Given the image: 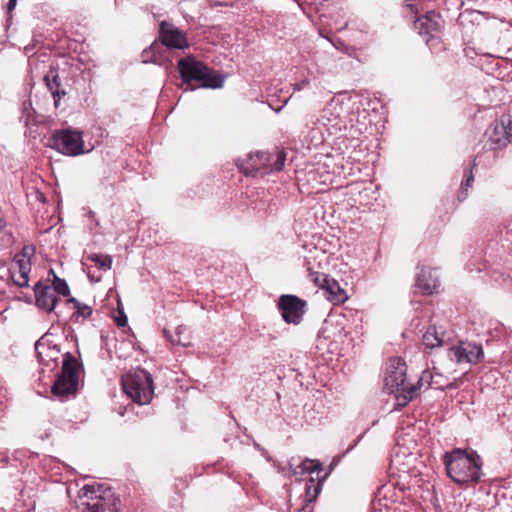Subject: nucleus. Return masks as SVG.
Segmentation results:
<instances>
[{"label": "nucleus", "instance_id": "f257e3e1", "mask_svg": "<svg viewBox=\"0 0 512 512\" xmlns=\"http://www.w3.org/2000/svg\"><path fill=\"white\" fill-rule=\"evenodd\" d=\"M448 476L458 484L477 483L482 476V459L474 450L455 448L443 456Z\"/></svg>", "mask_w": 512, "mask_h": 512}, {"label": "nucleus", "instance_id": "f03ea898", "mask_svg": "<svg viewBox=\"0 0 512 512\" xmlns=\"http://www.w3.org/2000/svg\"><path fill=\"white\" fill-rule=\"evenodd\" d=\"M177 66L182 82L186 85L185 91H193L196 88L217 89L224 84V77L221 74L213 73L210 67L193 55L180 58Z\"/></svg>", "mask_w": 512, "mask_h": 512}, {"label": "nucleus", "instance_id": "7ed1b4c3", "mask_svg": "<svg viewBox=\"0 0 512 512\" xmlns=\"http://www.w3.org/2000/svg\"><path fill=\"white\" fill-rule=\"evenodd\" d=\"M407 367L400 358H391L388 362L385 376V387L395 395L398 407L406 406L417 395L415 385L406 383Z\"/></svg>", "mask_w": 512, "mask_h": 512}, {"label": "nucleus", "instance_id": "20e7f679", "mask_svg": "<svg viewBox=\"0 0 512 512\" xmlns=\"http://www.w3.org/2000/svg\"><path fill=\"white\" fill-rule=\"evenodd\" d=\"M79 498L82 512H117L121 504L113 490L103 484L83 486Z\"/></svg>", "mask_w": 512, "mask_h": 512}, {"label": "nucleus", "instance_id": "39448f33", "mask_svg": "<svg viewBox=\"0 0 512 512\" xmlns=\"http://www.w3.org/2000/svg\"><path fill=\"white\" fill-rule=\"evenodd\" d=\"M123 391L133 402L140 405L148 404L154 394L153 379L146 370L139 369L122 377Z\"/></svg>", "mask_w": 512, "mask_h": 512}, {"label": "nucleus", "instance_id": "423d86ee", "mask_svg": "<svg viewBox=\"0 0 512 512\" xmlns=\"http://www.w3.org/2000/svg\"><path fill=\"white\" fill-rule=\"evenodd\" d=\"M78 384L77 360L70 352H67L63 355L61 372L57 375L51 392L55 396L69 397L76 393Z\"/></svg>", "mask_w": 512, "mask_h": 512}, {"label": "nucleus", "instance_id": "0eeeda50", "mask_svg": "<svg viewBox=\"0 0 512 512\" xmlns=\"http://www.w3.org/2000/svg\"><path fill=\"white\" fill-rule=\"evenodd\" d=\"M48 146L67 156H77L84 152L82 133L70 129L56 131L48 139Z\"/></svg>", "mask_w": 512, "mask_h": 512}, {"label": "nucleus", "instance_id": "6e6552de", "mask_svg": "<svg viewBox=\"0 0 512 512\" xmlns=\"http://www.w3.org/2000/svg\"><path fill=\"white\" fill-rule=\"evenodd\" d=\"M278 309L287 324L298 325L307 310V302L296 295L284 294L278 300Z\"/></svg>", "mask_w": 512, "mask_h": 512}, {"label": "nucleus", "instance_id": "1a4fd4ad", "mask_svg": "<svg viewBox=\"0 0 512 512\" xmlns=\"http://www.w3.org/2000/svg\"><path fill=\"white\" fill-rule=\"evenodd\" d=\"M158 37L166 48L185 50L190 47L187 34L166 20L160 22Z\"/></svg>", "mask_w": 512, "mask_h": 512}, {"label": "nucleus", "instance_id": "9d476101", "mask_svg": "<svg viewBox=\"0 0 512 512\" xmlns=\"http://www.w3.org/2000/svg\"><path fill=\"white\" fill-rule=\"evenodd\" d=\"M452 357L458 364H478L484 358V351L481 344L474 342H460L450 349Z\"/></svg>", "mask_w": 512, "mask_h": 512}, {"label": "nucleus", "instance_id": "9b49d317", "mask_svg": "<svg viewBox=\"0 0 512 512\" xmlns=\"http://www.w3.org/2000/svg\"><path fill=\"white\" fill-rule=\"evenodd\" d=\"M510 119H501L500 122L493 123L486 131L488 141L486 145L489 146L490 150H498L507 146L510 142L511 128L509 127Z\"/></svg>", "mask_w": 512, "mask_h": 512}, {"label": "nucleus", "instance_id": "f8f14e48", "mask_svg": "<svg viewBox=\"0 0 512 512\" xmlns=\"http://www.w3.org/2000/svg\"><path fill=\"white\" fill-rule=\"evenodd\" d=\"M271 160V153L258 151L254 154H249L247 161L239 165V168L246 176H255L262 170L263 173H269Z\"/></svg>", "mask_w": 512, "mask_h": 512}, {"label": "nucleus", "instance_id": "ddd939ff", "mask_svg": "<svg viewBox=\"0 0 512 512\" xmlns=\"http://www.w3.org/2000/svg\"><path fill=\"white\" fill-rule=\"evenodd\" d=\"M33 291L36 306L48 313L53 312L59 302V297L55 294L51 285L38 281L34 285Z\"/></svg>", "mask_w": 512, "mask_h": 512}, {"label": "nucleus", "instance_id": "4468645a", "mask_svg": "<svg viewBox=\"0 0 512 512\" xmlns=\"http://www.w3.org/2000/svg\"><path fill=\"white\" fill-rule=\"evenodd\" d=\"M443 27V20L441 16L435 11H428L423 17L418 18L416 21V28L420 34H425L433 37Z\"/></svg>", "mask_w": 512, "mask_h": 512}, {"label": "nucleus", "instance_id": "2eb2a0df", "mask_svg": "<svg viewBox=\"0 0 512 512\" xmlns=\"http://www.w3.org/2000/svg\"><path fill=\"white\" fill-rule=\"evenodd\" d=\"M44 82L48 90L52 93L54 105L57 108L61 98L64 97L67 92L62 88L58 70L55 67H50L49 71L44 76Z\"/></svg>", "mask_w": 512, "mask_h": 512}, {"label": "nucleus", "instance_id": "dca6fc26", "mask_svg": "<svg viewBox=\"0 0 512 512\" xmlns=\"http://www.w3.org/2000/svg\"><path fill=\"white\" fill-rule=\"evenodd\" d=\"M323 470L322 464L317 460L305 459L300 463L295 462V458L289 461V471L292 476L298 477L314 472L319 473Z\"/></svg>", "mask_w": 512, "mask_h": 512}, {"label": "nucleus", "instance_id": "f3484780", "mask_svg": "<svg viewBox=\"0 0 512 512\" xmlns=\"http://www.w3.org/2000/svg\"><path fill=\"white\" fill-rule=\"evenodd\" d=\"M439 285V280L433 275L431 269L422 268L416 275V286L423 291L424 294H433Z\"/></svg>", "mask_w": 512, "mask_h": 512}, {"label": "nucleus", "instance_id": "a211bd4d", "mask_svg": "<svg viewBox=\"0 0 512 512\" xmlns=\"http://www.w3.org/2000/svg\"><path fill=\"white\" fill-rule=\"evenodd\" d=\"M35 350L37 353V357L39 362L49 366L50 362H54V366L57 365L58 355L60 353L59 348L54 346H48L45 343L38 340L35 343Z\"/></svg>", "mask_w": 512, "mask_h": 512}, {"label": "nucleus", "instance_id": "6ab92c4d", "mask_svg": "<svg viewBox=\"0 0 512 512\" xmlns=\"http://www.w3.org/2000/svg\"><path fill=\"white\" fill-rule=\"evenodd\" d=\"M67 305H72V308L75 310L71 315V321L74 323L80 322L81 320L88 319L91 317L93 313V309L91 306L84 304L77 300L74 297H70L66 300Z\"/></svg>", "mask_w": 512, "mask_h": 512}, {"label": "nucleus", "instance_id": "aec40b11", "mask_svg": "<svg viewBox=\"0 0 512 512\" xmlns=\"http://www.w3.org/2000/svg\"><path fill=\"white\" fill-rule=\"evenodd\" d=\"M328 477V472L323 477L317 476V479L310 477L305 484V502L311 503L316 500L322 490V485Z\"/></svg>", "mask_w": 512, "mask_h": 512}, {"label": "nucleus", "instance_id": "412c9836", "mask_svg": "<svg viewBox=\"0 0 512 512\" xmlns=\"http://www.w3.org/2000/svg\"><path fill=\"white\" fill-rule=\"evenodd\" d=\"M323 289H325L330 294L332 301L341 303L347 299L344 290L340 287L339 283L334 279L329 278L328 282L325 283Z\"/></svg>", "mask_w": 512, "mask_h": 512}, {"label": "nucleus", "instance_id": "4be33fe9", "mask_svg": "<svg viewBox=\"0 0 512 512\" xmlns=\"http://www.w3.org/2000/svg\"><path fill=\"white\" fill-rule=\"evenodd\" d=\"M422 343L426 348L433 349L443 344L442 337L439 336L435 326H430L422 337Z\"/></svg>", "mask_w": 512, "mask_h": 512}, {"label": "nucleus", "instance_id": "5701e85b", "mask_svg": "<svg viewBox=\"0 0 512 512\" xmlns=\"http://www.w3.org/2000/svg\"><path fill=\"white\" fill-rule=\"evenodd\" d=\"M49 275H52L53 277L51 287L54 290L55 294L57 293L64 297H68L70 295V288L66 280L58 277L53 269L49 270Z\"/></svg>", "mask_w": 512, "mask_h": 512}, {"label": "nucleus", "instance_id": "b1692460", "mask_svg": "<svg viewBox=\"0 0 512 512\" xmlns=\"http://www.w3.org/2000/svg\"><path fill=\"white\" fill-rule=\"evenodd\" d=\"M87 260L95 263L101 270L108 271L111 269L113 259L110 255L91 253L87 256Z\"/></svg>", "mask_w": 512, "mask_h": 512}, {"label": "nucleus", "instance_id": "393cba45", "mask_svg": "<svg viewBox=\"0 0 512 512\" xmlns=\"http://www.w3.org/2000/svg\"><path fill=\"white\" fill-rule=\"evenodd\" d=\"M27 266L19 269H10V274L13 282L19 287H27L29 285V273Z\"/></svg>", "mask_w": 512, "mask_h": 512}, {"label": "nucleus", "instance_id": "a878e982", "mask_svg": "<svg viewBox=\"0 0 512 512\" xmlns=\"http://www.w3.org/2000/svg\"><path fill=\"white\" fill-rule=\"evenodd\" d=\"M271 155H272V160L270 162L269 172L281 171L284 167V163H285V159H286L285 152L283 150L276 149L273 153H271Z\"/></svg>", "mask_w": 512, "mask_h": 512}, {"label": "nucleus", "instance_id": "bb28decb", "mask_svg": "<svg viewBox=\"0 0 512 512\" xmlns=\"http://www.w3.org/2000/svg\"><path fill=\"white\" fill-rule=\"evenodd\" d=\"M432 378H433L432 373L429 370H424L421 373V375L417 381V384H414L417 388V391L419 389H421L424 385H426V387H429L431 385Z\"/></svg>", "mask_w": 512, "mask_h": 512}, {"label": "nucleus", "instance_id": "cd10ccee", "mask_svg": "<svg viewBox=\"0 0 512 512\" xmlns=\"http://www.w3.org/2000/svg\"><path fill=\"white\" fill-rule=\"evenodd\" d=\"M14 242V237L10 231L0 233V250L10 247Z\"/></svg>", "mask_w": 512, "mask_h": 512}, {"label": "nucleus", "instance_id": "c85d7f7f", "mask_svg": "<svg viewBox=\"0 0 512 512\" xmlns=\"http://www.w3.org/2000/svg\"><path fill=\"white\" fill-rule=\"evenodd\" d=\"M165 45L162 43V41L158 38L156 39L150 46V52L154 53L156 58L159 60L162 57V54L165 49Z\"/></svg>", "mask_w": 512, "mask_h": 512}, {"label": "nucleus", "instance_id": "c756f323", "mask_svg": "<svg viewBox=\"0 0 512 512\" xmlns=\"http://www.w3.org/2000/svg\"><path fill=\"white\" fill-rule=\"evenodd\" d=\"M310 277L311 280L322 289L325 283H327L329 280V277L326 274L319 272L310 273Z\"/></svg>", "mask_w": 512, "mask_h": 512}, {"label": "nucleus", "instance_id": "7c9ffc66", "mask_svg": "<svg viewBox=\"0 0 512 512\" xmlns=\"http://www.w3.org/2000/svg\"><path fill=\"white\" fill-rule=\"evenodd\" d=\"M23 266H27V271H31V262L29 259H25L17 254L14 259V265L10 269L20 270Z\"/></svg>", "mask_w": 512, "mask_h": 512}, {"label": "nucleus", "instance_id": "2f4dec72", "mask_svg": "<svg viewBox=\"0 0 512 512\" xmlns=\"http://www.w3.org/2000/svg\"><path fill=\"white\" fill-rule=\"evenodd\" d=\"M477 166V163H476V158H474L473 162H472V167H471V170H470V173L469 175L467 176L466 180L461 184V189L462 190H467L468 187H471L473 181H474V176H473V168Z\"/></svg>", "mask_w": 512, "mask_h": 512}, {"label": "nucleus", "instance_id": "473e14b6", "mask_svg": "<svg viewBox=\"0 0 512 512\" xmlns=\"http://www.w3.org/2000/svg\"><path fill=\"white\" fill-rule=\"evenodd\" d=\"M141 56H142L143 63H156V62H158V59L156 58L155 54L150 52L149 47L143 50Z\"/></svg>", "mask_w": 512, "mask_h": 512}, {"label": "nucleus", "instance_id": "72a5a7b5", "mask_svg": "<svg viewBox=\"0 0 512 512\" xmlns=\"http://www.w3.org/2000/svg\"><path fill=\"white\" fill-rule=\"evenodd\" d=\"M164 334L170 340V342L173 343V344L182 345V346H187L188 345L187 342H185V341H183L181 339L180 335H176L174 337V336L170 335L167 330H164Z\"/></svg>", "mask_w": 512, "mask_h": 512}, {"label": "nucleus", "instance_id": "f704fd0d", "mask_svg": "<svg viewBox=\"0 0 512 512\" xmlns=\"http://www.w3.org/2000/svg\"><path fill=\"white\" fill-rule=\"evenodd\" d=\"M35 253V248L33 246H24L22 251L18 254L19 256L25 259H31V257Z\"/></svg>", "mask_w": 512, "mask_h": 512}, {"label": "nucleus", "instance_id": "c9c22d12", "mask_svg": "<svg viewBox=\"0 0 512 512\" xmlns=\"http://www.w3.org/2000/svg\"><path fill=\"white\" fill-rule=\"evenodd\" d=\"M115 322L119 327H125L127 325L128 319L123 310L119 311V315L115 317Z\"/></svg>", "mask_w": 512, "mask_h": 512}, {"label": "nucleus", "instance_id": "e433bc0d", "mask_svg": "<svg viewBox=\"0 0 512 512\" xmlns=\"http://www.w3.org/2000/svg\"><path fill=\"white\" fill-rule=\"evenodd\" d=\"M309 84V81L307 79L301 80L294 85V90L300 91L304 89Z\"/></svg>", "mask_w": 512, "mask_h": 512}, {"label": "nucleus", "instance_id": "4c0bfd02", "mask_svg": "<svg viewBox=\"0 0 512 512\" xmlns=\"http://www.w3.org/2000/svg\"><path fill=\"white\" fill-rule=\"evenodd\" d=\"M17 5V0H9L7 4V9L9 12L13 11Z\"/></svg>", "mask_w": 512, "mask_h": 512}, {"label": "nucleus", "instance_id": "58836bf2", "mask_svg": "<svg viewBox=\"0 0 512 512\" xmlns=\"http://www.w3.org/2000/svg\"><path fill=\"white\" fill-rule=\"evenodd\" d=\"M87 215H88V217H89V218H91L92 220H94V221H95V225H96L97 227H99V226H100V222L95 218L96 214H95V212H94V211L90 210V211L88 212V214H87Z\"/></svg>", "mask_w": 512, "mask_h": 512}, {"label": "nucleus", "instance_id": "ea45409f", "mask_svg": "<svg viewBox=\"0 0 512 512\" xmlns=\"http://www.w3.org/2000/svg\"><path fill=\"white\" fill-rule=\"evenodd\" d=\"M328 112H329V109L328 108H324L323 111H322V114H321V118L324 120H328V121H332V119L330 117H328Z\"/></svg>", "mask_w": 512, "mask_h": 512}, {"label": "nucleus", "instance_id": "a19ab883", "mask_svg": "<svg viewBox=\"0 0 512 512\" xmlns=\"http://www.w3.org/2000/svg\"><path fill=\"white\" fill-rule=\"evenodd\" d=\"M5 227H6V221L3 218H0V233L6 231Z\"/></svg>", "mask_w": 512, "mask_h": 512}, {"label": "nucleus", "instance_id": "79ce46f5", "mask_svg": "<svg viewBox=\"0 0 512 512\" xmlns=\"http://www.w3.org/2000/svg\"><path fill=\"white\" fill-rule=\"evenodd\" d=\"M184 330V328L182 326H179L177 328V331H176V335H181L182 331Z\"/></svg>", "mask_w": 512, "mask_h": 512}]
</instances>
